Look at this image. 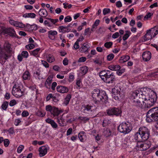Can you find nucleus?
<instances>
[{"label":"nucleus","instance_id":"5701e85b","mask_svg":"<svg viewBox=\"0 0 158 158\" xmlns=\"http://www.w3.org/2000/svg\"><path fill=\"white\" fill-rule=\"evenodd\" d=\"M52 77H49L45 81V85L47 88H50L51 84L52 81Z\"/></svg>","mask_w":158,"mask_h":158},{"label":"nucleus","instance_id":"f704fd0d","mask_svg":"<svg viewBox=\"0 0 158 158\" xmlns=\"http://www.w3.org/2000/svg\"><path fill=\"white\" fill-rule=\"evenodd\" d=\"M9 28H6L3 27H0V32L4 34L8 33Z\"/></svg>","mask_w":158,"mask_h":158},{"label":"nucleus","instance_id":"de8ad7c7","mask_svg":"<svg viewBox=\"0 0 158 158\" xmlns=\"http://www.w3.org/2000/svg\"><path fill=\"white\" fill-rule=\"evenodd\" d=\"M125 69L124 68L120 70H119L117 71V74L118 76H121L122 73L125 72Z\"/></svg>","mask_w":158,"mask_h":158},{"label":"nucleus","instance_id":"6ab92c4d","mask_svg":"<svg viewBox=\"0 0 158 158\" xmlns=\"http://www.w3.org/2000/svg\"><path fill=\"white\" fill-rule=\"evenodd\" d=\"M57 32L55 31L50 30L48 32V38L52 40H54L55 39V36L57 35Z\"/></svg>","mask_w":158,"mask_h":158},{"label":"nucleus","instance_id":"bf43d9fd","mask_svg":"<svg viewBox=\"0 0 158 158\" xmlns=\"http://www.w3.org/2000/svg\"><path fill=\"white\" fill-rule=\"evenodd\" d=\"M153 15V14H151L150 12H148V14L145 15L144 17V19H148V18L151 17V16Z\"/></svg>","mask_w":158,"mask_h":158},{"label":"nucleus","instance_id":"052dcab7","mask_svg":"<svg viewBox=\"0 0 158 158\" xmlns=\"http://www.w3.org/2000/svg\"><path fill=\"white\" fill-rule=\"evenodd\" d=\"M21 122V121L19 118L16 119L15 121L14 124L15 126H17L19 125Z\"/></svg>","mask_w":158,"mask_h":158},{"label":"nucleus","instance_id":"423d86ee","mask_svg":"<svg viewBox=\"0 0 158 158\" xmlns=\"http://www.w3.org/2000/svg\"><path fill=\"white\" fill-rule=\"evenodd\" d=\"M149 135V131L147 128L143 127L139 128V132L135 135V139L137 142L142 140L144 141L148 139Z\"/></svg>","mask_w":158,"mask_h":158},{"label":"nucleus","instance_id":"8fccbe9b","mask_svg":"<svg viewBox=\"0 0 158 158\" xmlns=\"http://www.w3.org/2000/svg\"><path fill=\"white\" fill-rule=\"evenodd\" d=\"M24 148L23 145H20L19 146L17 149V152L18 153H20Z\"/></svg>","mask_w":158,"mask_h":158},{"label":"nucleus","instance_id":"c9c22d12","mask_svg":"<svg viewBox=\"0 0 158 158\" xmlns=\"http://www.w3.org/2000/svg\"><path fill=\"white\" fill-rule=\"evenodd\" d=\"M8 34H9V35L12 36H15L16 34L14 30L11 28H9Z\"/></svg>","mask_w":158,"mask_h":158},{"label":"nucleus","instance_id":"aec40b11","mask_svg":"<svg viewBox=\"0 0 158 158\" xmlns=\"http://www.w3.org/2000/svg\"><path fill=\"white\" fill-rule=\"evenodd\" d=\"M89 48V45L85 43L81 44V46L80 48V52H87Z\"/></svg>","mask_w":158,"mask_h":158},{"label":"nucleus","instance_id":"a878e982","mask_svg":"<svg viewBox=\"0 0 158 158\" xmlns=\"http://www.w3.org/2000/svg\"><path fill=\"white\" fill-rule=\"evenodd\" d=\"M130 59V57L128 55L123 56L120 57V62L124 63L129 60Z\"/></svg>","mask_w":158,"mask_h":158},{"label":"nucleus","instance_id":"c756f323","mask_svg":"<svg viewBox=\"0 0 158 158\" xmlns=\"http://www.w3.org/2000/svg\"><path fill=\"white\" fill-rule=\"evenodd\" d=\"M23 79L25 80L29 79L30 76L29 72L27 71H25L23 74Z\"/></svg>","mask_w":158,"mask_h":158},{"label":"nucleus","instance_id":"dca6fc26","mask_svg":"<svg viewBox=\"0 0 158 158\" xmlns=\"http://www.w3.org/2000/svg\"><path fill=\"white\" fill-rule=\"evenodd\" d=\"M143 140L141 141L137 142L136 146L139 148H140L141 150H145L148 148L146 146L147 144L144 142H143Z\"/></svg>","mask_w":158,"mask_h":158},{"label":"nucleus","instance_id":"774afa93","mask_svg":"<svg viewBox=\"0 0 158 158\" xmlns=\"http://www.w3.org/2000/svg\"><path fill=\"white\" fill-rule=\"evenodd\" d=\"M116 5L119 8L122 6V5L120 1H117L116 3Z\"/></svg>","mask_w":158,"mask_h":158},{"label":"nucleus","instance_id":"09e8293b","mask_svg":"<svg viewBox=\"0 0 158 158\" xmlns=\"http://www.w3.org/2000/svg\"><path fill=\"white\" fill-rule=\"evenodd\" d=\"M72 18L70 16H68L64 18V22L65 23L70 22L72 20Z\"/></svg>","mask_w":158,"mask_h":158},{"label":"nucleus","instance_id":"58836bf2","mask_svg":"<svg viewBox=\"0 0 158 158\" xmlns=\"http://www.w3.org/2000/svg\"><path fill=\"white\" fill-rule=\"evenodd\" d=\"M46 19L49 21L50 23L51 22L53 24H54L58 21V19H53L48 18H46Z\"/></svg>","mask_w":158,"mask_h":158},{"label":"nucleus","instance_id":"2eb2a0df","mask_svg":"<svg viewBox=\"0 0 158 158\" xmlns=\"http://www.w3.org/2000/svg\"><path fill=\"white\" fill-rule=\"evenodd\" d=\"M39 151L40 156V157L44 156L47 153V147L44 146H42L39 148Z\"/></svg>","mask_w":158,"mask_h":158},{"label":"nucleus","instance_id":"603ef678","mask_svg":"<svg viewBox=\"0 0 158 158\" xmlns=\"http://www.w3.org/2000/svg\"><path fill=\"white\" fill-rule=\"evenodd\" d=\"M86 60V57H82L80 58L78 61V62H82L85 61Z\"/></svg>","mask_w":158,"mask_h":158},{"label":"nucleus","instance_id":"bb28decb","mask_svg":"<svg viewBox=\"0 0 158 158\" xmlns=\"http://www.w3.org/2000/svg\"><path fill=\"white\" fill-rule=\"evenodd\" d=\"M111 123V121L108 118H105L103 120L102 125L103 127H106Z\"/></svg>","mask_w":158,"mask_h":158},{"label":"nucleus","instance_id":"a18cd8bd","mask_svg":"<svg viewBox=\"0 0 158 158\" xmlns=\"http://www.w3.org/2000/svg\"><path fill=\"white\" fill-rule=\"evenodd\" d=\"M110 12V9L109 8H105L103 10V13L104 15H105L109 13Z\"/></svg>","mask_w":158,"mask_h":158},{"label":"nucleus","instance_id":"f3484780","mask_svg":"<svg viewBox=\"0 0 158 158\" xmlns=\"http://www.w3.org/2000/svg\"><path fill=\"white\" fill-rule=\"evenodd\" d=\"M152 35L147 30L145 35L141 38V40L142 42H144L147 40L152 39L153 38Z\"/></svg>","mask_w":158,"mask_h":158},{"label":"nucleus","instance_id":"79ce46f5","mask_svg":"<svg viewBox=\"0 0 158 158\" xmlns=\"http://www.w3.org/2000/svg\"><path fill=\"white\" fill-rule=\"evenodd\" d=\"M113 43L111 42H106L104 44V46L107 48H110L112 46Z\"/></svg>","mask_w":158,"mask_h":158},{"label":"nucleus","instance_id":"f03ea898","mask_svg":"<svg viewBox=\"0 0 158 158\" xmlns=\"http://www.w3.org/2000/svg\"><path fill=\"white\" fill-rule=\"evenodd\" d=\"M152 92H154L147 87L133 91L131 95V99L133 104L135 99L139 100L141 98H143V100L145 98H146L151 96Z\"/></svg>","mask_w":158,"mask_h":158},{"label":"nucleus","instance_id":"ddd939ff","mask_svg":"<svg viewBox=\"0 0 158 158\" xmlns=\"http://www.w3.org/2000/svg\"><path fill=\"white\" fill-rule=\"evenodd\" d=\"M142 58L145 61H149L151 58V53L149 51H146L143 53Z\"/></svg>","mask_w":158,"mask_h":158},{"label":"nucleus","instance_id":"7ed1b4c3","mask_svg":"<svg viewBox=\"0 0 158 158\" xmlns=\"http://www.w3.org/2000/svg\"><path fill=\"white\" fill-rule=\"evenodd\" d=\"M11 45L8 42H5L3 48L0 47V63L2 64L11 56L12 48Z\"/></svg>","mask_w":158,"mask_h":158},{"label":"nucleus","instance_id":"0eeeda50","mask_svg":"<svg viewBox=\"0 0 158 158\" xmlns=\"http://www.w3.org/2000/svg\"><path fill=\"white\" fill-rule=\"evenodd\" d=\"M146 120L147 122L151 123L158 120V107L152 108L147 113Z\"/></svg>","mask_w":158,"mask_h":158},{"label":"nucleus","instance_id":"49530a36","mask_svg":"<svg viewBox=\"0 0 158 158\" xmlns=\"http://www.w3.org/2000/svg\"><path fill=\"white\" fill-rule=\"evenodd\" d=\"M114 55L113 54H110L107 56V59L109 61H110L114 58Z\"/></svg>","mask_w":158,"mask_h":158},{"label":"nucleus","instance_id":"72a5a7b5","mask_svg":"<svg viewBox=\"0 0 158 158\" xmlns=\"http://www.w3.org/2000/svg\"><path fill=\"white\" fill-rule=\"evenodd\" d=\"M40 50V48H37L34 50L33 51H31L30 52V54L34 56H36L38 55V52Z\"/></svg>","mask_w":158,"mask_h":158},{"label":"nucleus","instance_id":"20e7f679","mask_svg":"<svg viewBox=\"0 0 158 158\" xmlns=\"http://www.w3.org/2000/svg\"><path fill=\"white\" fill-rule=\"evenodd\" d=\"M92 97L96 104H98L100 102L106 103L107 100V96L106 92L98 89H94L91 93Z\"/></svg>","mask_w":158,"mask_h":158},{"label":"nucleus","instance_id":"680f3d73","mask_svg":"<svg viewBox=\"0 0 158 158\" xmlns=\"http://www.w3.org/2000/svg\"><path fill=\"white\" fill-rule=\"evenodd\" d=\"M119 36V34L118 32H116L112 35V38L114 39L117 38Z\"/></svg>","mask_w":158,"mask_h":158},{"label":"nucleus","instance_id":"473e14b6","mask_svg":"<svg viewBox=\"0 0 158 158\" xmlns=\"http://www.w3.org/2000/svg\"><path fill=\"white\" fill-rule=\"evenodd\" d=\"M84 134H85L84 131H81L78 134V138L81 142H83L84 141V137L85 136L84 135Z\"/></svg>","mask_w":158,"mask_h":158},{"label":"nucleus","instance_id":"4be33fe9","mask_svg":"<svg viewBox=\"0 0 158 158\" xmlns=\"http://www.w3.org/2000/svg\"><path fill=\"white\" fill-rule=\"evenodd\" d=\"M39 15L41 17L45 18L48 15V12L45 9H41L39 11Z\"/></svg>","mask_w":158,"mask_h":158},{"label":"nucleus","instance_id":"338daca9","mask_svg":"<svg viewBox=\"0 0 158 158\" xmlns=\"http://www.w3.org/2000/svg\"><path fill=\"white\" fill-rule=\"evenodd\" d=\"M98 34H102L104 32V29L102 27H100L97 31Z\"/></svg>","mask_w":158,"mask_h":158},{"label":"nucleus","instance_id":"c85d7f7f","mask_svg":"<svg viewBox=\"0 0 158 158\" xmlns=\"http://www.w3.org/2000/svg\"><path fill=\"white\" fill-rule=\"evenodd\" d=\"M47 60L49 62L52 63L55 61L54 57L51 55H48L47 56Z\"/></svg>","mask_w":158,"mask_h":158},{"label":"nucleus","instance_id":"a19ab883","mask_svg":"<svg viewBox=\"0 0 158 158\" xmlns=\"http://www.w3.org/2000/svg\"><path fill=\"white\" fill-rule=\"evenodd\" d=\"M111 131L110 130L107 128L106 130L103 132V133L105 135L106 137H108L111 135Z\"/></svg>","mask_w":158,"mask_h":158},{"label":"nucleus","instance_id":"864d4df0","mask_svg":"<svg viewBox=\"0 0 158 158\" xmlns=\"http://www.w3.org/2000/svg\"><path fill=\"white\" fill-rule=\"evenodd\" d=\"M4 144L5 147H7L9 144V141L8 139H5L4 141Z\"/></svg>","mask_w":158,"mask_h":158},{"label":"nucleus","instance_id":"13d9d810","mask_svg":"<svg viewBox=\"0 0 158 158\" xmlns=\"http://www.w3.org/2000/svg\"><path fill=\"white\" fill-rule=\"evenodd\" d=\"M65 28V27L60 26L59 27V31L60 32L64 33Z\"/></svg>","mask_w":158,"mask_h":158},{"label":"nucleus","instance_id":"6e6552de","mask_svg":"<svg viewBox=\"0 0 158 158\" xmlns=\"http://www.w3.org/2000/svg\"><path fill=\"white\" fill-rule=\"evenodd\" d=\"M118 129L121 133L126 134L131 131L132 127L130 123L127 122L121 123L118 127Z\"/></svg>","mask_w":158,"mask_h":158},{"label":"nucleus","instance_id":"4d7b16f0","mask_svg":"<svg viewBox=\"0 0 158 158\" xmlns=\"http://www.w3.org/2000/svg\"><path fill=\"white\" fill-rule=\"evenodd\" d=\"M50 124L53 128H56L57 127V125L53 120L51 123H50Z\"/></svg>","mask_w":158,"mask_h":158},{"label":"nucleus","instance_id":"cd10ccee","mask_svg":"<svg viewBox=\"0 0 158 158\" xmlns=\"http://www.w3.org/2000/svg\"><path fill=\"white\" fill-rule=\"evenodd\" d=\"M93 106L89 105H87L85 106L83 110L85 113L86 111H93Z\"/></svg>","mask_w":158,"mask_h":158},{"label":"nucleus","instance_id":"ea45409f","mask_svg":"<svg viewBox=\"0 0 158 158\" xmlns=\"http://www.w3.org/2000/svg\"><path fill=\"white\" fill-rule=\"evenodd\" d=\"M15 26L16 27L23 28L25 27V25L22 23L16 22Z\"/></svg>","mask_w":158,"mask_h":158},{"label":"nucleus","instance_id":"2f4dec72","mask_svg":"<svg viewBox=\"0 0 158 158\" xmlns=\"http://www.w3.org/2000/svg\"><path fill=\"white\" fill-rule=\"evenodd\" d=\"M80 70L82 74H85L88 72V68L87 66H85L81 67Z\"/></svg>","mask_w":158,"mask_h":158},{"label":"nucleus","instance_id":"f8f14e48","mask_svg":"<svg viewBox=\"0 0 158 158\" xmlns=\"http://www.w3.org/2000/svg\"><path fill=\"white\" fill-rule=\"evenodd\" d=\"M152 35L153 37H155L158 34V25L156 26L147 30Z\"/></svg>","mask_w":158,"mask_h":158},{"label":"nucleus","instance_id":"a211bd4d","mask_svg":"<svg viewBox=\"0 0 158 158\" xmlns=\"http://www.w3.org/2000/svg\"><path fill=\"white\" fill-rule=\"evenodd\" d=\"M46 110L47 111L51 112L52 113H53V114L54 116H58L59 114V112L58 111L57 108L55 109L54 110L55 111H56V112H54L51 106L50 105L47 106L46 107Z\"/></svg>","mask_w":158,"mask_h":158},{"label":"nucleus","instance_id":"39448f33","mask_svg":"<svg viewBox=\"0 0 158 158\" xmlns=\"http://www.w3.org/2000/svg\"><path fill=\"white\" fill-rule=\"evenodd\" d=\"M99 75L102 80L106 83H113L116 80L114 73L109 70L102 71L99 73Z\"/></svg>","mask_w":158,"mask_h":158},{"label":"nucleus","instance_id":"7c9ffc66","mask_svg":"<svg viewBox=\"0 0 158 158\" xmlns=\"http://www.w3.org/2000/svg\"><path fill=\"white\" fill-rule=\"evenodd\" d=\"M131 34V32L130 31H126V33L124 34L123 37V40L125 41L127 40Z\"/></svg>","mask_w":158,"mask_h":158},{"label":"nucleus","instance_id":"1a4fd4ad","mask_svg":"<svg viewBox=\"0 0 158 158\" xmlns=\"http://www.w3.org/2000/svg\"><path fill=\"white\" fill-rule=\"evenodd\" d=\"M106 112L108 115L113 116L115 115L116 116H121L122 111L118 108L112 107L106 110Z\"/></svg>","mask_w":158,"mask_h":158},{"label":"nucleus","instance_id":"e433bc0d","mask_svg":"<svg viewBox=\"0 0 158 158\" xmlns=\"http://www.w3.org/2000/svg\"><path fill=\"white\" fill-rule=\"evenodd\" d=\"M8 102L7 101H5L3 102V103L2 104L1 107L4 110H6L7 107L8 106Z\"/></svg>","mask_w":158,"mask_h":158},{"label":"nucleus","instance_id":"393cba45","mask_svg":"<svg viewBox=\"0 0 158 158\" xmlns=\"http://www.w3.org/2000/svg\"><path fill=\"white\" fill-rule=\"evenodd\" d=\"M71 98V95L70 94H68L67 95L66 97L64 99L63 102V104L65 106H67L69 103L70 100Z\"/></svg>","mask_w":158,"mask_h":158},{"label":"nucleus","instance_id":"f257e3e1","mask_svg":"<svg viewBox=\"0 0 158 158\" xmlns=\"http://www.w3.org/2000/svg\"><path fill=\"white\" fill-rule=\"evenodd\" d=\"M151 93V96L145 98L143 100V98L139 100L135 99L134 101L133 105L140 108H150L153 106L157 98L156 94L155 92H152Z\"/></svg>","mask_w":158,"mask_h":158},{"label":"nucleus","instance_id":"412c9836","mask_svg":"<svg viewBox=\"0 0 158 158\" xmlns=\"http://www.w3.org/2000/svg\"><path fill=\"white\" fill-rule=\"evenodd\" d=\"M57 122L58 123L60 126L63 127L65 125V121L64 118L63 117V115H62L59 118H57Z\"/></svg>","mask_w":158,"mask_h":158},{"label":"nucleus","instance_id":"9d476101","mask_svg":"<svg viewBox=\"0 0 158 158\" xmlns=\"http://www.w3.org/2000/svg\"><path fill=\"white\" fill-rule=\"evenodd\" d=\"M112 92L113 98L115 100L119 99L122 94L121 88L118 85L115 86L112 89Z\"/></svg>","mask_w":158,"mask_h":158},{"label":"nucleus","instance_id":"0e129e2a","mask_svg":"<svg viewBox=\"0 0 158 158\" xmlns=\"http://www.w3.org/2000/svg\"><path fill=\"white\" fill-rule=\"evenodd\" d=\"M79 43L78 42H76L74 43L73 47L75 49H77L79 48Z\"/></svg>","mask_w":158,"mask_h":158},{"label":"nucleus","instance_id":"6e6d98bb","mask_svg":"<svg viewBox=\"0 0 158 158\" xmlns=\"http://www.w3.org/2000/svg\"><path fill=\"white\" fill-rule=\"evenodd\" d=\"M41 62L43 65L46 68L49 67V64L46 61L44 60H41Z\"/></svg>","mask_w":158,"mask_h":158},{"label":"nucleus","instance_id":"4c0bfd02","mask_svg":"<svg viewBox=\"0 0 158 158\" xmlns=\"http://www.w3.org/2000/svg\"><path fill=\"white\" fill-rule=\"evenodd\" d=\"M78 119L80 120L81 121L83 122L84 123H85L86 121L89 120V118L86 117L80 116L78 117Z\"/></svg>","mask_w":158,"mask_h":158},{"label":"nucleus","instance_id":"e2e57ef3","mask_svg":"<svg viewBox=\"0 0 158 158\" xmlns=\"http://www.w3.org/2000/svg\"><path fill=\"white\" fill-rule=\"evenodd\" d=\"M29 16V18H34L35 17L36 15L34 13H28V15Z\"/></svg>","mask_w":158,"mask_h":158},{"label":"nucleus","instance_id":"3c124183","mask_svg":"<svg viewBox=\"0 0 158 158\" xmlns=\"http://www.w3.org/2000/svg\"><path fill=\"white\" fill-rule=\"evenodd\" d=\"M99 22L100 20H96L95 22L94 23L93 25V28H96V27L99 24Z\"/></svg>","mask_w":158,"mask_h":158},{"label":"nucleus","instance_id":"9b49d317","mask_svg":"<svg viewBox=\"0 0 158 158\" xmlns=\"http://www.w3.org/2000/svg\"><path fill=\"white\" fill-rule=\"evenodd\" d=\"M12 94L17 98H19L24 95V92L22 91L19 86L15 84L12 91Z\"/></svg>","mask_w":158,"mask_h":158},{"label":"nucleus","instance_id":"4468645a","mask_svg":"<svg viewBox=\"0 0 158 158\" xmlns=\"http://www.w3.org/2000/svg\"><path fill=\"white\" fill-rule=\"evenodd\" d=\"M56 90L61 93H67L69 91L68 88L64 86H58L56 87Z\"/></svg>","mask_w":158,"mask_h":158},{"label":"nucleus","instance_id":"5fc2aeb1","mask_svg":"<svg viewBox=\"0 0 158 158\" xmlns=\"http://www.w3.org/2000/svg\"><path fill=\"white\" fill-rule=\"evenodd\" d=\"M16 104V102L15 100H11L9 103V105L10 106H12Z\"/></svg>","mask_w":158,"mask_h":158},{"label":"nucleus","instance_id":"37998d69","mask_svg":"<svg viewBox=\"0 0 158 158\" xmlns=\"http://www.w3.org/2000/svg\"><path fill=\"white\" fill-rule=\"evenodd\" d=\"M25 47L28 49H31L34 48L35 46L33 44H30L26 45Z\"/></svg>","mask_w":158,"mask_h":158},{"label":"nucleus","instance_id":"69168bd1","mask_svg":"<svg viewBox=\"0 0 158 158\" xmlns=\"http://www.w3.org/2000/svg\"><path fill=\"white\" fill-rule=\"evenodd\" d=\"M68 60L67 58H65L63 61V63L64 65H67L68 64Z\"/></svg>","mask_w":158,"mask_h":158},{"label":"nucleus","instance_id":"c03bdc74","mask_svg":"<svg viewBox=\"0 0 158 158\" xmlns=\"http://www.w3.org/2000/svg\"><path fill=\"white\" fill-rule=\"evenodd\" d=\"M21 55L22 56L25 58H27L28 56V53L27 51H23L22 52Z\"/></svg>","mask_w":158,"mask_h":158},{"label":"nucleus","instance_id":"b1692460","mask_svg":"<svg viewBox=\"0 0 158 158\" xmlns=\"http://www.w3.org/2000/svg\"><path fill=\"white\" fill-rule=\"evenodd\" d=\"M34 76L36 79L40 80L41 79V71L40 69H38L34 73Z\"/></svg>","mask_w":158,"mask_h":158}]
</instances>
